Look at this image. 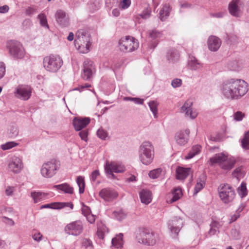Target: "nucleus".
<instances>
[{"instance_id":"obj_1","label":"nucleus","mask_w":249,"mask_h":249,"mask_svg":"<svg viewBox=\"0 0 249 249\" xmlns=\"http://www.w3.org/2000/svg\"><path fill=\"white\" fill-rule=\"evenodd\" d=\"M139 158L141 162L144 165L151 164L154 158V148L152 143L145 141L140 145L138 151Z\"/></svg>"},{"instance_id":"obj_2","label":"nucleus","mask_w":249,"mask_h":249,"mask_svg":"<svg viewBox=\"0 0 249 249\" xmlns=\"http://www.w3.org/2000/svg\"><path fill=\"white\" fill-rule=\"evenodd\" d=\"M235 160L233 158H228V156L223 153L216 154L209 160V164L211 166L215 164H218L224 170H230L234 166Z\"/></svg>"},{"instance_id":"obj_3","label":"nucleus","mask_w":249,"mask_h":249,"mask_svg":"<svg viewBox=\"0 0 249 249\" xmlns=\"http://www.w3.org/2000/svg\"><path fill=\"white\" fill-rule=\"evenodd\" d=\"M62 59L58 55L51 54L43 58V65L45 70L50 72H57L63 65Z\"/></svg>"},{"instance_id":"obj_4","label":"nucleus","mask_w":249,"mask_h":249,"mask_svg":"<svg viewBox=\"0 0 249 249\" xmlns=\"http://www.w3.org/2000/svg\"><path fill=\"white\" fill-rule=\"evenodd\" d=\"M136 238L139 243L147 246H154L160 240L159 234L149 229H144L140 231Z\"/></svg>"},{"instance_id":"obj_5","label":"nucleus","mask_w":249,"mask_h":249,"mask_svg":"<svg viewBox=\"0 0 249 249\" xmlns=\"http://www.w3.org/2000/svg\"><path fill=\"white\" fill-rule=\"evenodd\" d=\"M90 40V35L87 30L80 29L76 32L75 41L79 44L80 48H85L84 50L81 51L83 53H87L89 51L91 44Z\"/></svg>"},{"instance_id":"obj_6","label":"nucleus","mask_w":249,"mask_h":249,"mask_svg":"<svg viewBox=\"0 0 249 249\" xmlns=\"http://www.w3.org/2000/svg\"><path fill=\"white\" fill-rule=\"evenodd\" d=\"M139 42L134 37L126 36L121 38L118 41V47L121 51L129 53L135 51L139 47Z\"/></svg>"},{"instance_id":"obj_7","label":"nucleus","mask_w":249,"mask_h":249,"mask_svg":"<svg viewBox=\"0 0 249 249\" xmlns=\"http://www.w3.org/2000/svg\"><path fill=\"white\" fill-rule=\"evenodd\" d=\"M218 192L220 199L224 204L231 202L235 196L233 188L228 184H221L218 188Z\"/></svg>"},{"instance_id":"obj_8","label":"nucleus","mask_w":249,"mask_h":249,"mask_svg":"<svg viewBox=\"0 0 249 249\" xmlns=\"http://www.w3.org/2000/svg\"><path fill=\"white\" fill-rule=\"evenodd\" d=\"M184 220L180 216H174L167 222V227L169 230L171 236L173 238L178 237V233L183 227Z\"/></svg>"},{"instance_id":"obj_9","label":"nucleus","mask_w":249,"mask_h":249,"mask_svg":"<svg viewBox=\"0 0 249 249\" xmlns=\"http://www.w3.org/2000/svg\"><path fill=\"white\" fill-rule=\"evenodd\" d=\"M6 47L10 54L16 59H21L25 54L22 45L18 41L10 40L7 42Z\"/></svg>"},{"instance_id":"obj_10","label":"nucleus","mask_w":249,"mask_h":249,"mask_svg":"<svg viewBox=\"0 0 249 249\" xmlns=\"http://www.w3.org/2000/svg\"><path fill=\"white\" fill-rule=\"evenodd\" d=\"M60 163L56 160H51L44 163L41 169L42 176L45 178H51L53 176L59 169Z\"/></svg>"},{"instance_id":"obj_11","label":"nucleus","mask_w":249,"mask_h":249,"mask_svg":"<svg viewBox=\"0 0 249 249\" xmlns=\"http://www.w3.org/2000/svg\"><path fill=\"white\" fill-rule=\"evenodd\" d=\"M105 169L106 174L108 178L114 179L115 178L113 172L123 173L125 171V167L121 163L112 162L111 163L107 162L105 166Z\"/></svg>"},{"instance_id":"obj_12","label":"nucleus","mask_w":249,"mask_h":249,"mask_svg":"<svg viewBox=\"0 0 249 249\" xmlns=\"http://www.w3.org/2000/svg\"><path fill=\"white\" fill-rule=\"evenodd\" d=\"M244 6L243 0H232L229 4L228 9L230 14L235 17H240Z\"/></svg>"},{"instance_id":"obj_13","label":"nucleus","mask_w":249,"mask_h":249,"mask_svg":"<svg viewBox=\"0 0 249 249\" xmlns=\"http://www.w3.org/2000/svg\"><path fill=\"white\" fill-rule=\"evenodd\" d=\"M236 85L232 84L231 80L224 82L221 87V92L223 96L229 99H237L234 89Z\"/></svg>"},{"instance_id":"obj_14","label":"nucleus","mask_w":249,"mask_h":249,"mask_svg":"<svg viewBox=\"0 0 249 249\" xmlns=\"http://www.w3.org/2000/svg\"><path fill=\"white\" fill-rule=\"evenodd\" d=\"M83 230L82 222L79 220L71 222L65 228V231L67 233L74 236H78L80 234Z\"/></svg>"},{"instance_id":"obj_15","label":"nucleus","mask_w":249,"mask_h":249,"mask_svg":"<svg viewBox=\"0 0 249 249\" xmlns=\"http://www.w3.org/2000/svg\"><path fill=\"white\" fill-rule=\"evenodd\" d=\"M232 84L236 85L234 89L236 99H239L244 96L248 91L247 83L240 79H231Z\"/></svg>"},{"instance_id":"obj_16","label":"nucleus","mask_w":249,"mask_h":249,"mask_svg":"<svg viewBox=\"0 0 249 249\" xmlns=\"http://www.w3.org/2000/svg\"><path fill=\"white\" fill-rule=\"evenodd\" d=\"M95 70L93 62L89 59H86L83 63V70L82 73V78L85 80H90L92 78Z\"/></svg>"},{"instance_id":"obj_17","label":"nucleus","mask_w":249,"mask_h":249,"mask_svg":"<svg viewBox=\"0 0 249 249\" xmlns=\"http://www.w3.org/2000/svg\"><path fill=\"white\" fill-rule=\"evenodd\" d=\"M31 93L30 87L26 85H18L14 92L16 97L23 100H28L31 95Z\"/></svg>"},{"instance_id":"obj_18","label":"nucleus","mask_w":249,"mask_h":249,"mask_svg":"<svg viewBox=\"0 0 249 249\" xmlns=\"http://www.w3.org/2000/svg\"><path fill=\"white\" fill-rule=\"evenodd\" d=\"M193 102L191 100H187L181 108V111L184 112L187 117L192 119L196 117L198 113L196 109L192 108Z\"/></svg>"},{"instance_id":"obj_19","label":"nucleus","mask_w":249,"mask_h":249,"mask_svg":"<svg viewBox=\"0 0 249 249\" xmlns=\"http://www.w3.org/2000/svg\"><path fill=\"white\" fill-rule=\"evenodd\" d=\"M190 130L188 129L178 131L175 136L176 142L179 145H184L188 142Z\"/></svg>"},{"instance_id":"obj_20","label":"nucleus","mask_w":249,"mask_h":249,"mask_svg":"<svg viewBox=\"0 0 249 249\" xmlns=\"http://www.w3.org/2000/svg\"><path fill=\"white\" fill-rule=\"evenodd\" d=\"M8 167L9 170L14 173H19L23 167L21 160L18 157H12L9 163Z\"/></svg>"},{"instance_id":"obj_21","label":"nucleus","mask_w":249,"mask_h":249,"mask_svg":"<svg viewBox=\"0 0 249 249\" xmlns=\"http://www.w3.org/2000/svg\"><path fill=\"white\" fill-rule=\"evenodd\" d=\"M55 18L57 23L62 27H67L69 25V18L63 10H58L55 14Z\"/></svg>"},{"instance_id":"obj_22","label":"nucleus","mask_w":249,"mask_h":249,"mask_svg":"<svg viewBox=\"0 0 249 249\" xmlns=\"http://www.w3.org/2000/svg\"><path fill=\"white\" fill-rule=\"evenodd\" d=\"M100 196L106 201H111L118 196L117 193L114 190L106 188L102 189L99 192Z\"/></svg>"},{"instance_id":"obj_23","label":"nucleus","mask_w":249,"mask_h":249,"mask_svg":"<svg viewBox=\"0 0 249 249\" xmlns=\"http://www.w3.org/2000/svg\"><path fill=\"white\" fill-rule=\"evenodd\" d=\"M148 33V37L151 41L150 48L154 49L158 44L159 40L162 36V33L156 29L149 30Z\"/></svg>"},{"instance_id":"obj_24","label":"nucleus","mask_w":249,"mask_h":249,"mask_svg":"<svg viewBox=\"0 0 249 249\" xmlns=\"http://www.w3.org/2000/svg\"><path fill=\"white\" fill-rule=\"evenodd\" d=\"M90 123L89 118H79L75 117L73 119L72 124L76 131H80Z\"/></svg>"},{"instance_id":"obj_25","label":"nucleus","mask_w":249,"mask_h":249,"mask_svg":"<svg viewBox=\"0 0 249 249\" xmlns=\"http://www.w3.org/2000/svg\"><path fill=\"white\" fill-rule=\"evenodd\" d=\"M221 44L220 39L214 36H210L208 40V46L209 49L213 52L218 50Z\"/></svg>"},{"instance_id":"obj_26","label":"nucleus","mask_w":249,"mask_h":249,"mask_svg":"<svg viewBox=\"0 0 249 249\" xmlns=\"http://www.w3.org/2000/svg\"><path fill=\"white\" fill-rule=\"evenodd\" d=\"M66 207H69L72 210L73 208V205L70 202H55L42 205L40 208L41 209L44 208L60 209Z\"/></svg>"},{"instance_id":"obj_27","label":"nucleus","mask_w":249,"mask_h":249,"mask_svg":"<svg viewBox=\"0 0 249 249\" xmlns=\"http://www.w3.org/2000/svg\"><path fill=\"white\" fill-rule=\"evenodd\" d=\"M176 177L178 179H184L191 173L190 168L178 167L176 171Z\"/></svg>"},{"instance_id":"obj_28","label":"nucleus","mask_w":249,"mask_h":249,"mask_svg":"<svg viewBox=\"0 0 249 249\" xmlns=\"http://www.w3.org/2000/svg\"><path fill=\"white\" fill-rule=\"evenodd\" d=\"M171 8L168 4L163 5L162 8L160 11L159 18L161 21H164L169 17Z\"/></svg>"},{"instance_id":"obj_29","label":"nucleus","mask_w":249,"mask_h":249,"mask_svg":"<svg viewBox=\"0 0 249 249\" xmlns=\"http://www.w3.org/2000/svg\"><path fill=\"white\" fill-rule=\"evenodd\" d=\"M140 197L142 203L148 204L152 200V194L150 191L143 189L140 193Z\"/></svg>"},{"instance_id":"obj_30","label":"nucleus","mask_w":249,"mask_h":249,"mask_svg":"<svg viewBox=\"0 0 249 249\" xmlns=\"http://www.w3.org/2000/svg\"><path fill=\"white\" fill-rule=\"evenodd\" d=\"M188 67L192 71H196L200 70L203 67V64L199 62L196 58L191 56L188 62Z\"/></svg>"},{"instance_id":"obj_31","label":"nucleus","mask_w":249,"mask_h":249,"mask_svg":"<svg viewBox=\"0 0 249 249\" xmlns=\"http://www.w3.org/2000/svg\"><path fill=\"white\" fill-rule=\"evenodd\" d=\"M53 188L56 190H60L65 193L72 194L73 193V188L67 183L54 185Z\"/></svg>"},{"instance_id":"obj_32","label":"nucleus","mask_w":249,"mask_h":249,"mask_svg":"<svg viewBox=\"0 0 249 249\" xmlns=\"http://www.w3.org/2000/svg\"><path fill=\"white\" fill-rule=\"evenodd\" d=\"M47 196V194L40 192L35 191L31 193V196L35 203L45 199Z\"/></svg>"},{"instance_id":"obj_33","label":"nucleus","mask_w":249,"mask_h":249,"mask_svg":"<svg viewBox=\"0 0 249 249\" xmlns=\"http://www.w3.org/2000/svg\"><path fill=\"white\" fill-rule=\"evenodd\" d=\"M179 57V53L176 49H171L167 53V58L169 62H175L178 60Z\"/></svg>"},{"instance_id":"obj_34","label":"nucleus","mask_w":249,"mask_h":249,"mask_svg":"<svg viewBox=\"0 0 249 249\" xmlns=\"http://www.w3.org/2000/svg\"><path fill=\"white\" fill-rule=\"evenodd\" d=\"M123 234L120 233L112 239V245L116 248L122 247L123 245Z\"/></svg>"},{"instance_id":"obj_35","label":"nucleus","mask_w":249,"mask_h":249,"mask_svg":"<svg viewBox=\"0 0 249 249\" xmlns=\"http://www.w3.org/2000/svg\"><path fill=\"white\" fill-rule=\"evenodd\" d=\"M201 146L199 145H196L192 148L188 154L185 156V159L189 160L193 158L195 155L198 154L200 151Z\"/></svg>"},{"instance_id":"obj_36","label":"nucleus","mask_w":249,"mask_h":249,"mask_svg":"<svg viewBox=\"0 0 249 249\" xmlns=\"http://www.w3.org/2000/svg\"><path fill=\"white\" fill-rule=\"evenodd\" d=\"M173 197L170 200V203L174 202L178 200L182 196V190L179 187L175 188L172 192Z\"/></svg>"},{"instance_id":"obj_37","label":"nucleus","mask_w":249,"mask_h":249,"mask_svg":"<svg viewBox=\"0 0 249 249\" xmlns=\"http://www.w3.org/2000/svg\"><path fill=\"white\" fill-rule=\"evenodd\" d=\"M76 182L79 187V194H83L84 192L85 187L84 178L82 176L77 177L76 178Z\"/></svg>"},{"instance_id":"obj_38","label":"nucleus","mask_w":249,"mask_h":249,"mask_svg":"<svg viewBox=\"0 0 249 249\" xmlns=\"http://www.w3.org/2000/svg\"><path fill=\"white\" fill-rule=\"evenodd\" d=\"M37 18L39 20V22L41 26L49 29V26L47 22V19L46 15L44 14L41 13L38 15Z\"/></svg>"},{"instance_id":"obj_39","label":"nucleus","mask_w":249,"mask_h":249,"mask_svg":"<svg viewBox=\"0 0 249 249\" xmlns=\"http://www.w3.org/2000/svg\"><path fill=\"white\" fill-rule=\"evenodd\" d=\"M158 104L156 101H152L148 103V106L150 107V110L152 112L154 118H157L158 113Z\"/></svg>"},{"instance_id":"obj_40","label":"nucleus","mask_w":249,"mask_h":249,"mask_svg":"<svg viewBox=\"0 0 249 249\" xmlns=\"http://www.w3.org/2000/svg\"><path fill=\"white\" fill-rule=\"evenodd\" d=\"M231 233L234 239H238L240 238V227L239 226H235L231 230Z\"/></svg>"},{"instance_id":"obj_41","label":"nucleus","mask_w":249,"mask_h":249,"mask_svg":"<svg viewBox=\"0 0 249 249\" xmlns=\"http://www.w3.org/2000/svg\"><path fill=\"white\" fill-rule=\"evenodd\" d=\"M241 142L242 147L244 149L247 150L249 149V131L245 134Z\"/></svg>"},{"instance_id":"obj_42","label":"nucleus","mask_w":249,"mask_h":249,"mask_svg":"<svg viewBox=\"0 0 249 249\" xmlns=\"http://www.w3.org/2000/svg\"><path fill=\"white\" fill-rule=\"evenodd\" d=\"M108 229L107 228L106 226L103 225L98 228L97 234L100 238L103 239L105 234L108 233Z\"/></svg>"},{"instance_id":"obj_43","label":"nucleus","mask_w":249,"mask_h":249,"mask_svg":"<svg viewBox=\"0 0 249 249\" xmlns=\"http://www.w3.org/2000/svg\"><path fill=\"white\" fill-rule=\"evenodd\" d=\"M161 171L162 170L161 168L155 169L150 171V172L148 174V175L150 178L155 179L158 178L160 176Z\"/></svg>"},{"instance_id":"obj_44","label":"nucleus","mask_w":249,"mask_h":249,"mask_svg":"<svg viewBox=\"0 0 249 249\" xmlns=\"http://www.w3.org/2000/svg\"><path fill=\"white\" fill-rule=\"evenodd\" d=\"M247 192L246 184L244 182H242L240 186L238 188V193L239 195L242 197H243L247 195Z\"/></svg>"},{"instance_id":"obj_45","label":"nucleus","mask_w":249,"mask_h":249,"mask_svg":"<svg viewBox=\"0 0 249 249\" xmlns=\"http://www.w3.org/2000/svg\"><path fill=\"white\" fill-rule=\"evenodd\" d=\"M131 4V0H123L119 4V8L124 10L128 8Z\"/></svg>"},{"instance_id":"obj_46","label":"nucleus","mask_w":249,"mask_h":249,"mask_svg":"<svg viewBox=\"0 0 249 249\" xmlns=\"http://www.w3.org/2000/svg\"><path fill=\"white\" fill-rule=\"evenodd\" d=\"M17 145L18 143H17L16 142H10L1 145V147L3 150H5L15 147Z\"/></svg>"},{"instance_id":"obj_47","label":"nucleus","mask_w":249,"mask_h":249,"mask_svg":"<svg viewBox=\"0 0 249 249\" xmlns=\"http://www.w3.org/2000/svg\"><path fill=\"white\" fill-rule=\"evenodd\" d=\"M98 137L102 140H105L107 136V132L103 128H100L97 132Z\"/></svg>"},{"instance_id":"obj_48","label":"nucleus","mask_w":249,"mask_h":249,"mask_svg":"<svg viewBox=\"0 0 249 249\" xmlns=\"http://www.w3.org/2000/svg\"><path fill=\"white\" fill-rule=\"evenodd\" d=\"M114 215L118 220H122L125 217V214L122 210L115 211L114 212Z\"/></svg>"},{"instance_id":"obj_49","label":"nucleus","mask_w":249,"mask_h":249,"mask_svg":"<svg viewBox=\"0 0 249 249\" xmlns=\"http://www.w3.org/2000/svg\"><path fill=\"white\" fill-rule=\"evenodd\" d=\"M206 179L207 176L206 174L205 173H202L197 179L196 183L203 184V185H205Z\"/></svg>"},{"instance_id":"obj_50","label":"nucleus","mask_w":249,"mask_h":249,"mask_svg":"<svg viewBox=\"0 0 249 249\" xmlns=\"http://www.w3.org/2000/svg\"><path fill=\"white\" fill-rule=\"evenodd\" d=\"M99 176L100 173L99 170H95L92 172L90 175V180L91 182H95Z\"/></svg>"},{"instance_id":"obj_51","label":"nucleus","mask_w":249,"mask_h":249,"mask_svg":"<svg viewBox=\"0 0 249 249\" xmlns=\"http://www.w3.org/2000/svg\"><path fill=\"white\" fill-rule=\"evenodd\" d=\"M244 116V113L239 111L235 112L233 115L234 119L237 121H241Z\"/></svg>"},{"instance_id":"obj_52","label":"nucleus","mask_w":249,"mask_h":249,"mask_svg":"<svg viewBox=\"0 0 249 249\" xmlns=\"http://www.w3.org/2000/svg\"><path fill=\"white\" fill-rule=\"evenodd\" d=\"M219 232V231L216 230V229L211 227L210 230L207 232L205 234V237L206 238H209L211 237L213 235L216 234L217 233Z\"/></svg>"},{"instance_id":"obj_53","label":"nucleus","mask_w":249,"mask_h":249,"mask_svg":"<svg viewBox=\"0 0 249 249\" xmlns=\"http://www.w3.org/2000/svg\"><path fill=\"white\" fill-rule=\"evenodd\" d=\"M182 84V80L180 79L176 78L172 80L171 85L174 88L179 87Z\"/></svg>"},{"instance_id":"obj_54","label":"nucleus","mask_w":249,"mask_h":249,"mask_svg":"<svg viewBox=\"0 0 249 249\" xmlns=\"http://www.w3.org/2000/svg\"><path fill=\"white\" fill-rule=\"evenodd\" d=\"M139 16L143 19H147L150 16V11L148 9H146L143 11L141 14L139 15Z\"/></svg>"},{"instance_id":"obj_55","label":"nucleus","mask_w":249,"mask_h":249,"mask_svg":"<svg viewBox=\"0 0 249 249\" xmlns=\"http://www.w3.org/2000/svg\"><path fill=\"white\" fill-rule=\"evenodd\" d=\"M81 211L82 214L85 216H86L91 213V211L90 208L85 205H83Z\"/></svg>"},{"instance_id":"obj_56","label":"nucleus","mask_w":249,"mask_h":249,"mask_svg":"<svg viewBox=\"0 0 249 249\" xmlns=\"http://www.w3.org/2000/svg\"><path fill=\"white\" fill-rule=\"evenodd\" d=\"M32 26V22L29 19H25L22 22V26L24 29L29 28Z\"/></svg>"},{"instance_id":"obj_57","label":"nucleus","mask_w":249,"mask_h":249,"mask_svg":"<svg viewBox=\"0 0 249 249\" xmlns=\"http://www.w3.org/2000/svg\"><path fill=\"white\" fill-rule=\"evenodd\" d=\"M88 135V132L87 130H82L79 133V136L80 137L81 139L86 142L87 141Z\"/></svg>"},{"instance_id":"obj_58","label":"nucleus","mask_w":249,"mask_h":249,"mask_svg":"<svg viewBox=\"0 0 249 249\" xmlns=\"http://www.w3.org/2000/svg\"><path fill=\"white\" fill-rule=\"evenodd\" d=\"M83 245L87 249H91L92 248V243L89 239H85L83 241Z\"/></svg>"},{"instance_id":"obj_59","label":"nucleus","mask_w":249,"mask_h":249,"mask_svg":"<svg viewBox=\"0 0 249 249\" xmlns=\"http://www.w3.org/2000/svg\"><path fill=\"white\" fill-rule=\"evenodd\" d=\"M15 190V188L13 186H8L6 187L5 192L7 196H12L13 195V192Z\"/></svg>"},{"instance_id":"obj_60","label":"nucleus","mask_w":249,"mask_h":249,"mask_svg":"<svg viewBox=\"0 0 249 249\" xmlns=\"http://www.w3.org/2000/svg\"><path fill=\"white\" fill-rule=\"evenodd\" d=\"M205 185H203V184H199L196 183L195 188H194V195H196L201 190H202Z\"/></svg>"},{"instance_id":"obj_61","label":"nucleus","mask_w":249,"mask_h":249,"mask_svg":"<svg viewBox=\"0 0 249 249\" xmlns=\"http://www.w3.org/2000/svg\"><path fill=\"white\" fill-rule=\"evenodd\" d=\"M5 73V66L4 63L0 62V79L2 78Z\"/></svg>"},{"instance_id":"obj_62","label":"nucleus","mask_w":249,"mask_h":249,"mask_svg":"<svg viewBox=\"0 0 249 249\" xmlns=\"http://www.w3.org/2000/svg\"><path fill=\"white\" fill-rule=\"evenodd\" d=\"M3 219L4 222H5L6 224L10 226H14L15 225V222L12 219L5 216H4Z\"/></svg>"},{"instance_id":"obj_63","label":"nucleus","mask_w":249,"mask_h":249,"mask_svg":"<svg viewBox=\"0 0 249 249\" xmlns=\"http://www.w3.org/2000/svg\"><path fill=\"white\" fill-rule=\"evenodd\" d=\"M42 237V235L40 232L36 233L33 235V239L37 242H39L41 240Z\"/></svg>"},{"instance_id":"obj_64","label":"nucleus","mask_w":249,"mask_h":249,"mask_svg":"<svg viewBox=\"0 0 249 249\" xmlns=\"http://www.w3.org/2000/svg\"><path fill=\"white\" fill-rule=\"evenodd\" d=\"M210 227L218 230L221 227V225L218 222L216 221H213L210 224Z\"/></svg>"}]
</instances>
